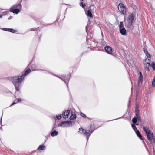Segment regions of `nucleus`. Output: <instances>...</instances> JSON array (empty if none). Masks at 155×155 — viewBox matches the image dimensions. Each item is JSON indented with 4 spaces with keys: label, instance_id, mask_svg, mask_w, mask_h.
<instances>
[{
    "label": "nucleus",
    "instance_id": "f257e3e1",
    "mask_svg": "<svg viewBox=\"0 0 155 155\" xmlns=\"http://www.w3.org/2000/svg\"><path fill=\"white\" fill-rule=\"evenodd\" d=\"M31 71L29 69H27L26 70L23 71L21 75L18 77H15L11 78L10 80L14 84L16 90L19 91L20 90L21 87L20 83H21L24 79V76H26Z\"/></svg>",
    "mask_w": 155,
    "mask_h": 155
},
{
    "label": "nucleus",
    "instance_id": "f03ea898",
    "mask_svg": "<svg viewBox=\"0 0 155 155\" xmlns=\"http://www.w3.org/2000/svg\"><path fill=\"white\" fill-rule=\"evenodd\" d=\"M91 125L90 127H88L86 130H85L82 128L79 129V132L81 134H83L86 136L87 140V141L89 139V137L91 134L94 131V129H92L91 128Z\"/></svg>",
    "mask_w": 155,
    "mask_h": 155
},
{
    "label": "nucleus",
    "instance_id": "7ed1b4c3",
    "mask_svg": "<svg viewBox=\"0 0 155 155\" xmlns=\"http://www.w3.org/2000/svg\"><path fill=\"white\" fill-rule=\"evenodd\" d=\"M134 19V16L133 14H130L128 15L127 21H126L125 25L129 28H130Z\"/></svg>",
    "mask_w": 155,
    "mask_h": 155
},
{
    "label": "nucleus",
    "instance_id": "20e7f679",
    "mask_svg": "<svg viewBox=\"0 0 155 155\" xmlns=\"http://www.w3.org/2000/svg\"><path fill=\"white\" fill-rule=\"evenodd\" d=\"M119 28L120 33L123 35H126L127 31L124 26L123 23L122 22H120Z\"/></svg>",
    "mask_w": 155,
    "mask_h": 155
},
{
    "label": "nucleus",
    "instance_id": "39448f33",
    "mask_svg": "<svg viewBox=\"0 0 155 155\" xmlns=\"http://www.w3.org/2000/svg\"><path fill=\"white\" fill-rule=\"evenodd\" d=\"M118 9L122 14L124 15L126 13V8L124 5L120 3L118 5Z\"/></svg>",
    "mask_w": 155,
    "mask_h": 155
},
{
    "label": "nucleus",
    "instance_id": "423d86ee",
    "mask_svg": "<svg viewBox=\"0 0 155 155\" xmlns=\"http://www.w3.org/2000/svg\"><path fill=\"white\" fill-rule=\"evenodd\" d=\"M55 76L60 78V79H61L63 81H64L67 85V87H68V82L69 80V77L68 78V77H66L64 75H59L58 76L55 75Z\"/></svg>",
    "mask_w": 155,
    "mask_h": 155
},
{
    "label": "nucleus",
    "instance_id": "0eeeda50",
    "mask_svg": "<svg viewBox=\"0 0 155 155\" xmlns=\"http://www.w3.org/2000/svg\"><path fill=\"white\" fill-rule=\"evenodd\" d=\"M72 121H63L60 123L58 126H64V124H67L66 126H69L71 124L72 125Z\"/></svg>",
    "mask_w": 155,
    "mask_h": 155
},
{
    "label": "nucleus",
    "instance_id": "6e6552de",
    "mask_svg": "<svg viewBox=\"0 0 155 155\" xmlns=\"http://www.w3.org/2000/svg\"><path fill=\"white\" fill-rule=\"evenodd\" d=\"M70 112V110H64L62 114L63 118L64 119L68 118Z\"/></svg>",
    "mask_w": 155,
    "mask_h": 155
},
{
    "label": "nucleus",
    "instance_id": "1a4fd4ad",
    "mask_svg": "<svg viewBox=\"0 0 155 155\" xmlns=\"http://www.w3.org/2000/svg\"><path fill=\"white\" fill-rule=\"evenodd\" d=\"M10 9H22V5L21 3H18L15 4L14 5L11 7L10 8Z\"/></svg>",
    "mask_w": 155,
    "mask_h": 155
},
{
    "label": "nucleus",
    "instance_id": "9d476101",
    "mask_svg": "<svg viewBox=\"0 0 155 155\" xmlns=\"http://www.w3.org/2000/svg\"><path fill=\"white\" fill-rule=\"evenodd\" d=\"M139 79L138 84L139 85L140 83H141L143 80V76L142 75L141 72L139 71L138 73Z\"/></svg>",
    "mask_w": 155,
    "mask_h": 155
},
{
    "label": "nucleus",
    "instance_id": "9b49d317",
    "mask_svg": "<svg viewBox=\"0 0 155 155\" xmlns=\"http://www.w3.org/2000/svg\"><path fill=\"white\" fill-rule=\"evenodd\" d=\"M106 52L109 54H112V49L111 47L109 46H106L104 48Z\"/></svg>",
    "mask_w": 155,
    "mask_h": 155
},
{
    "label": "nucleus",
    "instance_id": "f8f14e48",
    "mask_svg": "<svg viewBox=\"0 0 155 155\" xmlns=\"http://www.w3.org/2000/svg\"><path fill=\"white\" fill-rule=\"evenodd\" d=\"M147 137L148 140L149 141H151L152 140V138L153 137V133H151L150 132L147 133Z\"/></svg>",
    "mask_w": 155,
    "mask_h": 155
},
{
    "label": "nucleus",
    "instance_id": "ddd939ff",
    "mask_svg": "<svg viewBox=\"0 0 155 155\" xmlns=\"http://www.w3.org/2000/svg\"><path fill=\"white\" fill-rule=\"evenodd\" d=\"M21 10V9H10L9 10L10 12H12L13 13H15L16 14H18L20 12Z\"/></svg>",
    "mask_w": 155,
    "mask_h": 155
},
{
    "label": "nucleus",
    "instance_id": "4468645a",
    "mask_svg": "<svg viewBox=\"0 0 155 155\" xmlns=\"http://www.w3.org/2000/svg\"><path fill=\"white\" fill-rule=\"evenodd\" d=\"M76 117V115L74 113L72 112L71 114V116L70 117V119L71 120H73L75 119Z\"/></svg>",
    "mask_w": 155,
    "mask_h": 155
},
{
    "label": "nucleus",
    "instance_id": "2eb2a0df",
    "mask_svg": "<svg viewBox=\"0 0 155 155\" xmlns=\"http://www.w3.org/2000/svg\"><path fill=\"white\" fill-rule=\"evenodd\" d=\"M2 29L3 30L10 32L12 33H14L15 30L13 29L8 28H3Z\"/></svg>",
    "mask_w": 155,
    "mask_h": 155
},
{
    "label": "nucleus",
    "instance_id": "dca6fc26",
    "mask_svg": "<svg viewBox=\"0 0 155 155\" xmlns=\"http://www.w3.org/2000/svg\"><path fill=\"white\" fill-rule=\"evenodd\" d=\"M46 149V147L45 146L43 145H40L37 148V150H45Z\"/></svg>",
    "mask_w": 155,
    "mask_h": 155
},
{
    "label": "nucleus",
    "instance_id": "f3484780",
    "mask_svg": "<svg viewBox=\"0 0 155 155\" xmlns=\"http://www.w3.org/2000/svg\"><path fill=\"white\" fill-rule=\"evenodd\" d=\"M58 134V133L56 130H54L51 132V135L53 137L57 135Z\"/></svg>",
    "mask_w": 155,
    "mask_h": 155
},
{
    "label": "nucleus",
    "instance_id": "a211bd4d",
    "mask_svg": "<svg viewBox=\"0 0 155 155\" xmlns=\"http://www.w3.org/2000/svg\"><path fill=\"white\" fill-rule=\"evenodd\" d=\"M135 132L139 138L142 140V136L140 134L139 131L138 130H137L135 131Z\"/></svg>",
    "mask_w": 155,
    "mask_h": 155
},
{
    "label": "nucleus",
    "instance_id": "6ab92c4d",
    "mask_svg": "<svg viewBox=\"0 0 155 155\" xmlns=\"http://www.w3.org/2000/svg\"><path fill=\"white\" fill-rule=\"evenodd\" d=\"M21 99L20 98H19L18 99L16 100L14 102L10 105V106H12L15 104H16L17 103H18V102H21Z\"/></svg>",
    "mask_w": 155,
    "mask_h": 155
},
{
    "label": "nucleus",
    "instance_id": "aec40b11",
    "mask_svg": "<svg viewBox=\"0 0 155 155\" xmlns=\"http://www.w3.org/2000/svg\"><path fill=\"white\" fill-rule=\"evenodd\" d=\"M90 9L92 12H95L96 10V8L94 5H91L90 7Z\"/></svg>",
    "mask_w": 155,
    "mask_h": 155
},
{
    "label": "nucleus",
    "instance_id": "412c9836",
    "mask_svg": "<svg viewBox=\"0 0 155 155\" xmlns=\"http://www.w3.org/2000/svg\"><path fill=\"white\" fill-rule=\"evenodd\" d=\"M139 117H134L132 119V122L134 124H135L137 121V119L139 118Z\"/></svg>",
    "mask_w": 155,
    "mask_h": 155
},
{
    "label": "nucleus",
    "instance_id": "4be33fe9",
    "mask_svg": "<svg viewBox=\"0 0 155 155\" xmlns=\"http://www.w3.org/2000/svg\"><path fill=\"white\" fill-rule=\"evenodd\" d=\"M143 128L144 130L146 132V134L150 132L149 129L148 128L143 127Z\"/></svg>",
    "mask_w": 155,
    "mask_h": 155
},
{
    "label": "nucleus",
    "instance_id": "5701e85b",
    "mask_svg": "<svg viewBox=\"0 0 155 155\" xmlns=\"http://www.w3.org/2000/svg\"><path fill=\"white\" fill-rule=\"evenodd\" d=\"M87 16L91 18L93 16V15L91 13V12L89 10H87Z\"/></svg>",
    "mask_w": 155,
    "mask_h": 155
},
{
    "label": "nucleus",
    "instance_id": "b1692460",
    "mask_svg": "<svg viewBox=\"0 0 155 155\" xmlns=\"http://www.w3.org/2000/svg\"><path fill=\"white\" fill-rule=\"evenodd\" d=\"M145 62L147 63L148 66H150V60L149 59H145Z\"/></svg>",
    "mask_w": 155,
    "mask_h": 155
},
{
    "label": "nucleus",
    "instance_id": "393cba45",
    "mask_svg": "<svg viewBox=\"0 0 155 155\" xmlns=\"http://www.w3.org/2000/svg\"><path fill=\"white\" fill-rule=\"evenodd\" d=\"M151 66L152 67L153 70H155V63L154 62H152L151 64Z\"/></svg>",
    "mask_w": 155,
    "mask_h": 155
},
{
    "label": "nucleus",
    "instance_id": "a878e982",
    "mask_svg": "<svg viewBox=\"0 0 155 155\" xmlns=\"http://www.w3.org/2000/svg\"><path fill=\"white\" fill-rule=\"evenodd\" d=\"M131 126H132V128H133V129H134V130L135 131L137 130H138L137 129V127H136L135 125H134V124H132Z\"/></svg>",
    "mask_w": 155,
    "mask_h": 155
},
{
    "label": "nucleus",
    "instance_id": "bb28decb",
    "mask_svg": "<svg viewBox=\"0 0 155 155\" xmlns=\"http://www.w3.org/2000/svg\"><path fill=\"white\" fill-rule=\"evenodd\" d=\"M80 5L83 8H84L86 6L83 3L81 2L80 3Z\"/></svg>",
    "mask_w": 155,
    "mask_h": 155
},
{
    "label": "nucleus",
    "instance_id": "cd10ccee",
    "mask_svg": "<svg viewBox=\"0 0 155 155\" xmlns=\"http://www.w3.org/2000/svg\"><path fill=\"white\" fill-rule=\"evenodd\" d=\"M56 118L58 120H60L62 118V116L61 114H60L58 116H57Z\"/></svg>",
    "mask_w": 155,
    "mask_h": 155
},
{
    "label": "nucleus",
    "instance_id": "c85d7f7f",
    "mask_svg": "<svg viewBox=\"0 0 155 155\" xmlns=\"http://www.w3.org/2000/svg\"><path fill=\"white\" fill-rule=\"evenodd\" d=\"M138 111H139V110H137V109L136 110V111H135L136 114H136V117H139V116H138Z\"/></svg>",
    "mask_w": 155,
    "mask_h": 155
},
{
    "label": "nucleus",
    "instance_id": "c756f323",
    "mask_svg": "<svg viewBox=\"0 0 155 155\" xmlns=\"http://www.w3.org/2000/svg\"><path fill=\"white\" fill-rule=\"evenodd\" d=\"M146 55L147 57L148 58H150V55L148 53V51H146Z\"/></svg>",
    "mask_w": 155,
    "mask_h": 155
},
{
    "label": "nucleus",
    "instance_id": "7c9ffc66",
    "mask_svg": "<svg viewBox=\"0 0 155 155\" xmlns=\"http://www.w3.org/2000/svg\"><path fill=\"white\" fill-rule=\"evenodd\" d=\"M80 115H81V116L84 117H86L85 115L82 112H81L80 113Z\"/></svg>",
    "mask_w": 155,
    "mask_h": 155
},
{
    "label": "nucleus",
    "instance_id": "2f4dec72",
    "mask_svg": "<svg viewBox=\"0 0 155 155\" xmlns=\"http://www.w3.org/2000/svg\"><path fill=\"white\" fill-rule=\"evenodd\" d=\"M143 51L146 54V51H147L145 49H143Z\"/></svg>",
    "mask_w": 155,
    "mask_h": 155
},
{
    "label": "nucleus",
    "instance_id": "473e14b6",
    "mask_svg": "<svg viewBox=\"0 0 155 155\" xmlns=\"http://www.w3.org/2000/svg\"><path fill=\"white\" fill-rule=\"evenodd\" d=\"M128 64L129 65V66L130 67H131V64L130 63H128Z\"/></svg>",
    "mask_w": 155,
    "mask_h": 155
},
{
    "label": "nucleus",
    "instance_id": "72a5a7b5",
    "mask_svg": "<svg viewBox=\"0 0 155 155\" xmlns=\"http://www.w3.org/2000/svg\"><path fill=\"white\" fill-rule=\"evenodd\" d=\"M67 124H64V126L65 127H68L69 126H66V125H67Z\"/></svg>",
    "mask_w": 155,
    "mask_h": 155
},
{
    "label": "nucleus",
    "instance_id": "f704fd0d",
    "mask_svg": "<svg viewBox=\"0 0 155 155\" xmlns=\"http://www.w3.org/2000/svg\"><path fill=\"white\" fill-rule=\"evenodd\" d=\"M3 15H1L0 16V17L2 18V17Z\"/></svg>",
    "mask_w": 155,
    "mask_h": 155
},
{
    "label": "nucleus",
    "instance_id": "c9c22d12",
    "mask_svg": "<svg viewBox=\"0 0 155 155\" xmlns=\"http://www.w3.org/2000/svg\"><path fill=\"white\" fill-rule=\"evenodd\" d=\"M146 69L148 70L149 69V68L148 67L146 68Z\"/></svg>",
    "mask_w": 155,
    "mask_h": 155
},
{
    "label": "nucleus",
    "instance_id": "e433bc0d",
    "mask_svg": "<svg viewBox=\"0 0 155 155\" xmlns=\"http://www.w3.org/2000/svg\"><path fill=\"white\" fill-rule=\"evenodd\" d=\"M119 119V118H118L117 119H114V120H117V119Z\"/></svg>",
    "mask_w": 155,
    "mask_h": 155
},
{
    "label": "nucleus",
    "instance_id": "4c0bfd02",
    "mask_svg": "<svg viewBox=\"0 0 155 155\" xmlns=\"http://www.w3.org/2000/svg\"><path fill=\"white\" fill-rule=\"evenodd\" d=\"M129 103H130V101H129Z\"/></svg>",
    "mask_w": 155,
    "mask_h": 155
},
{
    "label": "nucleus",
    "instance_id": "58836bf2",
    "mask_svg": "<svg viewBox=\"0 0 155 155\" xmlns=\"http://www.w3.org/2000/svg\"><path fill=\"white\" fill-rule=\"evenodd\" d=\"M81 0V1H83V0Z\"/></svg>",
    "mask_w": 155,
    "mask_h": 155
}]
</instances>
